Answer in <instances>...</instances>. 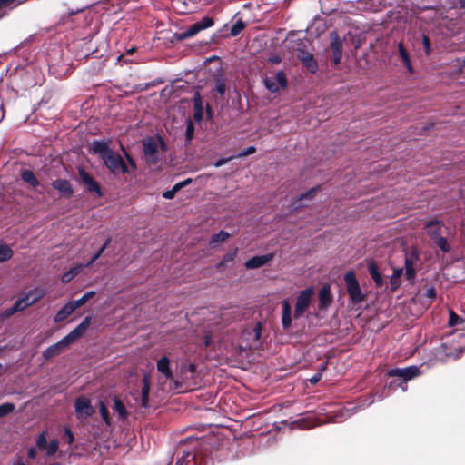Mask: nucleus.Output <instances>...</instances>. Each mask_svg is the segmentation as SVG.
<instances>
[{
	"label": "nucleus",
	"mask_w": 465,
	"mask_h": 465,
	"mask_svg": "<svg viewBox=\"0 0 465 465\" xmlns=\"http://www.w3.org/2000/svg\"><path fill=\"white\" fill-rule=\"evenodd\" d=\"M91 321L92 318L90 316L85 317L83 322L65 337L45 350L43 357L48 360L59 355L65 348L83 336L85 331L89 328Z\"/></svg>",
	"instance_id": "f257e3e1"
},
{
	"label": "nucleus",
	"mask_w": 465,
	"mask_h": 465,
	"mask_svg": "<svg viewBox=\"0 0 465 465\" xmlns=\"http://www.w3.org/2000/svg\"><path fill=\"white\" fill-rule=\"evenodd\" d=\"M144 159L149 164H156L166 152L167 146L161 136H149L143 140Z\"/></svg>",
	"instance_id": "f03ea898"
},
{
	"label": "nucleus",
	"mask_w": 465,
	"mask_h": 465,
	"mask_svg": "<svg viewBox=\"0 0 465 465\" xmlns=\"http://www.w3.org/2000/svg\"><path fill=\"white\" fill-rule=\"evenodd\" d=\"M124 155L127 158L128 164L124 161L120 154L114 151L106 155L103 162L109 171L114 175L128 173L131 170H135L136 165L126 152H124Z\"/></svg>",
	"instance_id": "7ed1b4c3"
},
{
	"label": "nucleus",
	"mask_w": 465,
	"mask_h": 465,
	"mask_svg": "<svg viewBox=\"0 0 465 465\" xmlns=\"http://www.w3.org/2000/svg\"><path fill=\"white\" fill-rule=\"evenodd\" d=\"M344 281L348 294L353 303H360L366 299V295L361 290L355 273L352 271L345 274Z\"/></svg>",
	"instance_id": "20e7f679"
},
{
	"label": "nucleus",
	"mask_w": 465,
	"mask_h": 465,
	"mask_svg": "<svg viewBox=\"0 0 465 465\" xmlns=\"http://www.w3.org/2000/svg\"><path fill=\"white\" fill-rule=\"evenodd\" d=\"M45 292L41 289H35L30 291L27 294H25L24 297L19 298L13 307L10 309V314L20 312L27 308L28 306L32 305L33 303L39 301L43 296Z\"/></svg>",
	"instance_id": "39448f33"
},
{
	"label": "nucleus",
	"mask_w": 465,
	"mask_h": 465,
	"mask_svg": "<svg viewBox=\"0 0 465 465\" xmlns=\"http://www.w3.org/2000/svg\"><path fill=\"white\" fill-rule=\"evenodd\" d=\"M314 291L312 288H307L299 293L294 308L293 316L295 319L301 318L304 315L310 307Z\"/></svg>",
	"instance_id": "423d86ee"
},
{
	"label": "nucleus",
	"mask_w": 465,
	"mask_h": 465,
	"mask_svg": "<svg viewBox=\"0 0 465 465\" xmlns=\"http://www.w3.org/2000/svg\"><path fill=\"white\" fill-rule=\"evenodd\" d=\"M213 24L214 23H213V18L205 16L202 20L194 23L193 25L189 26L187 29L183 30L179 35H177V38L179 40L191 38V37L196 35L202 30L212 27L213 25Z\"/></svg>",
	"instance_id": "0eeeda50"
},
{
	"label": "nucleus",
	"mask_w": 465,
	"mask_h": 465,
	"mask_svg": "<svg viewBox=\"0 0 465 465\" xmlns=\"http://www.w3.org/2000/svg\"><path fill=\"white\" fill-rule=\"evenodd\" d=\"M266 89L272 93H277L280 89L287 87V78L282 71H279L274 74L266 76L263 79Z\"/></svg>",
	"instance_id": "6e6552de"
},
{
	"label": "nucleus",
	"mask_w": 465,
	"mask_h": 465,
	"mask_svg": "<svg viewBox=\"0 0 465 465\" xmlns=\"http://www.w3.org/2000/svg\"><path fill=\"white\" fill-rule=\"evenodd\" d=\"M75 415L78 420H84L94 413L91 401L85 396L78 397L74 401Z\"/></svg>",
	"instance_id": "1a4fd4ad"
},
{
	"label": "nucleus",
	"mask_w": 465,
	"mask_h": 465,
	"mask_svg": "<svg viewBox=\"0 0 465 465\" xmlns=\"http://www.w3.org/2000/svg\"><path fill=\"white\" fill-rule=\"evenodd\" d=\"M420 374V371L416 366H410L407 368L400 369H392L388 372L389 376L391 377H399L403 380L404 382L418 377Z\"/></svg>",
	"instance_id": "9d476101"
},
{
	"label": "nucleus",
	"mask_w": 465,
	"mask_h": 465,
	"mask_svg": "<svg viewBox=\"0 0 465 465\" xmlns=\"http://www.w3.org/2000/svg\"><path fill=\"white\" fill-rule=\"evenodd\" d=\"M331 48L333 54V62L338 64L342 56V41L336 32H331Z\"/></svg>",
	"instance_id": "9b49d317"
},
{
	"label": "nucleus",
	"mask_w": 465,
	"mask_h": 465,
	"mask_svg": "<svg viewBox=\"0 0 465 465\" xmlns=\"http://www.w3.org/2000/svg\"><path fill=\"white\" fill-rule=\"evenodd\" d=\"M273 258L272 253L265 254V255H259L254 256L248 260L244 266L246 269L252 270V269H258L260 267H262L263 265L267 264L269 262H271Z\"/></svg>",
	"instance_id": "f8f14e48"
},
{
	"label": "nucleus",
	"mask_w": 465,
	"mask_h": 465,
	"mask_svg": "<svg viewBox=\"0 0 465 465\" xmlns=\"http://www.w3.org/2000/svg\"><path fill=\"white\" fill-rule=\"evenodd\" d=\"M52 186L62 195L70 197L73 194V189L69 181L64 179H57L52 183Z\"/></svg>",
	"instance_id": "ddd939ff"
},
{
	"label": "nucleus",
	"mask_w": 465,
	"mask_h": 465,
	"mask_svg": "<svg viewBox=\"0 0 465 465\" xmlns=\"http://www.w3.org/2000/svg\"><path fill=\"white\" fill-rule=\"evenodd\" d=\"M427 232L429 236L435 242L441 237L442 224L438 220L430 221L426 223Z\"/></svg>",
	"instance_id": "4468645a"
},
{
	"label": "nucleus",
	"mask_w": 465,
	"mask_h": 465,
	"mask_svg": "<svg viewBox=\"0 0 465 465\" xmlns=\"http://www.w3.org/2000/svg\"><path fill=\"white\" fill-rule=\"evenodd\" d=\"M142 390H141V398L140 402L141 406L143 408L148 407L149 402V391H150V376L149 374H144L142 380Z\"/></svg>",
	"instance_id": "2eb2a0df"
},
{
	"label": "nucleus",
	"mask_w": 465,
	"mask_h": 465,
	"mask_svg": "<svg viewBox=\"0 0 465 465\" xmlns=\"http://www.w3.org/2000/svg\"><path fill=\"white\" fill-rule=\"evenodd\" d=\"M298 57L311 73H315L317 71L318 65L312 54L300 51Z\"/></svg>",
	"instance_id": "dca6fc26"
},
{
	"label": "nucleus",
	"mask_w": 465,
	"mask_h": 465,
	"mask_svg": "<svg viewBox=\"0 0 465 465\" xmlns=\"http://www.w3.org/2000/svg\"><path fill=\"white\" fill-rule=\"evenodd\" d=\"M81 181L87 186L90 192L100 194V188L98 183L89 175L86 172L81 170L79 172Z\"/></svg>",
	"instance_id": "f3484780"
},
{
	"label": "nucleus",
	"mask_w": 465,
	"mask_h": 465,
	"mask_svg": "<svg viewBox=\"0 0 465 465\" xmlns=\"http://www.w3.org/2000/svg\"><path fill=\"white\" fill-rule=\"evenodd\" d=\"M77 308L72 301L67 302L54 316V322H59L70 316Z\"/></svg>",
	"instance_id": "a211bd4d"
},
{
	"label": "nucleus",
	"mask_w": 465,
	"mask_h": 465,
	"mask_svg": "<svg viewBox=\"0 0 465 465\" xmlns=\"http://www.w3.org/2000/svg\"><path fill=\"white\" fill-rule=\"evenodd\" d=\"M92 150L94 153L99 154L100 158L104 160L106 155L111 153L113 150H111L108 144L102 141H95L92 143Z\"/></svg>",
	"instance_id": "6ab92c4d"
},
{
	"label": "nucleus",
	"mask_w": 465,
	"mask_h": 465,
	"mask_svg": "<svg viewBox=\"0 0 465 465\" xmlns=\"http://www.w3.org/2000/svg\"><path fill=\"white\" fill-rule=\"evenodd\" d=\"M331 294L330 286H323L319 292V305L321 308L328 307L331 302Z\"/></svg>",
	"instance_id": "aec40b11"
},
{
	"label": "nucleus",
	"mask_w": 465,
	"mask_h": 465,
	"mask_svg": "<svg viewBox=\"0 0 465 465\" xmlns=\"http://www.w3.org/2000/svg\"><path fill=\"white\" fill-rule=\"evenodd\" d=\"M282 323L284 329H289L292 324V316H291V305L287 300H283L282 302Z\"/></svg>",
	"instance_id": "412c9836"
},
{
	"label": "nucleus",
	"mask_w": 465,
	"mask_h": 465,
	"mask_svg": "<svg viewBox=\"0 0 465 465\" xmlns=\"http://www.w3.org/2000/svg\"><path fill=\"white\" fill-rule=\"evenodd\" d=\"M157 370L160 371L166 379H171L173 377L171 369H170V360L163 356L157 361Z\"/></svg>",
	"instance_id": "4be33fe9"
},
{
	"label": "nucleus",
	"mask_w": 465,
	"mask_h": 465,
	"mask_svg": "<svg viewBox=\"0 0 465 465\" xmlns=\"http://www.w3.org/2000/svg\"><path fill=\"white\" fill-rule=\"evenodd\" d=\"M114 411L117 413L120 420H125L128 417L124 404L116 397L114 398Z\"/></svg>",
	"instance_id": "5701e85b"
},
{
	"label": "nucleus",
	"mask_w": 465,
	"mask_h": 465,
	"mask_svg": "<svg viewBox=\"0 0 465 465\" xmlns=\"http://www.w3.org/2000/svg\"><path fill=\"white\" fill-rule=\"evenodd\" d=\"M398 51H399V54H400V57L401 59L403 64L405 65L408 72L410 74H411L413 72V68L411 66V61L409 58V54H408L407 51L405 50V48L403 47V45L401 43L398 44Z\"/></svg>",
	"instance_id": "b1692460"
},
{
	"label": "nucleus",
	"mask_w": 465,
	"mask_h": 465,
	"mask_svg": "<svg viewBox=\"0 0 465 465\" xmlns=\"http://www.w3.org/2000/svg\"><path fill=\"white\" fill-rule=\"evenodd\" d=\"M83 264H76L73 266L68 272H64L62 276L63 282H69L73 278H74L80 272L84 269Z\"/></svg>",
	"instance_id": "393cba45"
},
{
	"label": "nucleus",
	"mask_w": 465,
	"mask_h": 465,
	"mask_svg": "<svg viewBox=\"0 0 465 465\" xmlns=\"http://www.w3.org/2000/svg\"><path fill=\"white\" fill-rule=\"evenodd\" d=\"M22 180L31 185L32 187H37L39 185V182L34 173L30 170H25L21 173Z\"/></svg>",
	"instance_id": "a878e982"
},
{
	"label": "nucleus",
	"mask_w": 465,
	"mask_h": 465,
	"mask_svg": "<svg viewBox=\"0 0 465 465\" xmlns=\"http://www.w3.org/2000/svg\"><path fill=\"white\" fill-rule=\"evenodd\" d=\"M368 268H369V272H370L372 279L374 280L375 283L378 286H381L383 284V279H382L381 275L378 272V268H377L376 263L374 262H371L369 263Z\"/></svg>",
	"instance_id": "bb28decb"
},
{
	"label": "nucleus",
	"mask_w": 465,
	"mask_h": 465,
	"mask_svg": "<svg viewBox=\"0 0 465 465\" xmlns=\"http://www.w3.org/2000/svg\"><path fill=\"white\" fill-rule=\"evenodd\" d=\"M13 256V250L9 245L0 242V262H4L11 259Z\"/></svg>",
	"instance_id": "cd10ccee"
},
{
	"label": "nucleus",
	"mask_w": 465,
	"mask_h": 465,
	"mask_svg": "<svg viewBox=\"0 0 465 465\" xmlns=\"http://www.w3.org/2000/svg\"><path fill=\"white\" fill-rule=\"evenodd\" d=\"M230 237V233L225 231H220L218 233L212 235L210 244L215 245L225 242Z\"/></svg>",
	"instance_id": "c85d7f7f"
},
{
	"label": "nucleus",
	"mask_w": 465,
	"mask_h": 465,
	"mask_svg": "<svg viewBox=\"0 0 465 465\" xmlns=\"http://www.w3.org/2000/svg\"><path fill=\"white\" fill-rule=\"evenodd\" d=\"M237 252H238L237 248H233L231 251H229L226 254H224V256L219 262L218 267L224 266L226 263L232 262L235 259Z\"/></svg>",
	"instance_id": "c756f323"
},
{
	"label": "nucleus",
	"mask_w": 465,
	"mask_h": 465,
	"mask_svg": "<svg viewBox=\"0 0 465 465\" xmlns=\"http://www.w3.org/2000/svg\"><path fill=\"white\" fill-rule=\"evenodd\" d=\"M94 295H95V292L90 291V292H85L78 300H74L72 302H74V304L75 305L76 308H79L82 305H84L85 302H87L90 299H92Z\"/></svg>",
	"instance_id": "7c9ffc66"
},
{
	"label": "nucleus",
	"mask_w": 465,
	"mask_h": 465,
	"mask_svg": "<svg viewBox=\"0 0 465 465\" xmlns=\"http://www.w3.org/2000/svg\"><path fill=\"white\" fill-rule=\"evenodd\" d=\"M195 454L192 451L184 452L183 457L179 458L176 465H189L191 460H193Z\"/></svg>",
	"instance_id": "2f4dec72"
},
{
	"label": "nucleus",
	"mask_w": 465,
	"mask_h": 465,
	"mask_svg": "<svg viewBox=\"0 0 465 465\" xmlns=\"http://www.w3.org/2000/svg\"><path fill=\"white\" fill-rule=\"evenodd\" d=\"M262 326L257 323L249 332H246L254 342L258 341L261 337Z\"/></svg>",
	"instance_id": "473e14b6"
},
{
	"label": "nucleus",
	"mask_w": 465,
	"mask_h": 465,
	"mask_svg": "<svg viewBox=\"0 0 465 465\" xmlns=\"http://www.w3.org/2000/svg\"><path fill=\"white\" fill-rule=\"evenodd\" d=\"M15 406L11 402H5L0 405V418L13 412Z\"/></svg>",
	"instance_id": "72a5a7b5"
},
{
	"label": "nucleus",
	"mask_w": 465,
	"mask_h": 465,
	"mask_svg": "<svg viewBox=\"0 0 465 465\" xmlns=\"http://www.w3.org/2000/svg\"><path fill=\"white\" fill-rule=\"evenodd\" d=\"M57 450H58V440H53L47 444L45 450L46 456L51 457L56 453Z\"/></svg>",
	"instance_id": "f704fd0d"
},
{
	"label": "nucleus",
	"mask_w": 465,
	"mask_h": 465,
	"mask_svg": "<svg viewBox=\"0 0 465 465\" xmlns=\"http://www.w3.org/2000/svg\"><path fill=\"white\" fill-rule=\"evenodd\" d=\"M99 411H100V414H101L103 420H104V422L106 423V425H111V418L109 415V411H108L105 404L102 401L99 404Z\"/></svg>",
	"instance_id": "c9c22d12"
},
{
	"label": "nucleus",
	"mask_w": 465,
	"mask_h": 465,
	"mask_svg": "<svg viewBox=\"0 0 465 465\" xmlns=\"http://www.w3.org/2000/svg\"><path fill=\"white\" fill-rule=\"evenodd\" d=\"M405 275H406V278L410 281L413 280V278L415 276V272H414V269L412 266V262L409 259H406V261H405Z\"/></svg>",
	"instance_id": "e433bc0d"
},
{
	"label": "nucleus",
	"mask_w": 465,
	"mask_h": 465,
	"mask_svg": "<svg viewBox=\"0 0 465 465\" xmlns=\"http://www.w3.org/2000/svg\"><path fill=\"white\" fill-rule=\"evenodd\" d=\"M111 242V239L108 238L105 242L104 243V245L99 249V251L94 255V257L92 258V260L85 265V267H89L90 265H92L101 255L102 253L104 252V251L107 248V246L109 245Z\"/></svg>",
	"instance_id": "4c0bfd02"
},
{
	"label": "nucleus",
	"mask_w": 465,
	"mask_h": 465,
	"mask_svg": "<svg viewBox=\"0 0 465 465\" xmlns=\"http://www.w3.org/2000/svg\"><path fill=\"white\" fill-rule=\"evenodd\" d=\"M47 444L46 432L43 431L37 438L36 446L40 450H45Z\"/></svg>",
	"instance_id": "58836bf2"
},
{
	"label": "nucleus",
	"mask_w": 465,
	"mask_h": 465,
	"mask_svg": "<svg viewBox=\"0 0 465 465\" xmlns=\"http://www.w3.org/2000/svg\"><path fill=\"white\" fill-rule=\"evenodd\" d=\"M245 27V24L242 21H237L230 30V33L232 36L238 35L242 30Z\"/></svg>",
	"instance_id": "ea45409f"
},
{
	"label": "nucleus",
	"mask_w": 465,
	"mask_h": 465,
	"mask_svg": "<svg viewBox=\"0 0 465 465\" xmlns=\"http://www.w3.org/2000/svg\"><path fill=\"white\" fill-rule=\"evenodd\" d=\"M438 246L439 248L444 252H447L450 251V246L448 244V242L447 240L444 238V237H440L438 240H436L434 242Z\"/></svg>",
	"instance_id": "a19ab883"
},
{
	"label": "nucleus",
	"mask_w": 465,
	"mask_h": 465,
	"mask_svg": "<svg viewBox=\"0 0 465 465\" xmlns=\"http://www.w3.org/2000/svg\"><path fill=\"white\" fill-rule=\"evenodd\" d=\"M462 322L463 320L460 317H459L453 311H450L449 324L450 326L458 325Z\"/></svg>",
	"instance_id": "79ce46f5"
},
{
	"label": "nucleus",
	"mask_w": 465,
	"mask_h": 465,
	"mask_svg": "<svg viewBox=\"0 0 465 465\" xmlns=\"http://www.w3.org/2000/svg\"><path fill=\"white\" fill-rule=\"evenodd\" d=\"M402 269H395L394 272H393V274L391 276V284L396 287L397 286V279L401 275L402 273Z\"/></svg>",
	"instance_id": "37998d69"
},
{
	"label": "nucleus",
	"mask_w": 465,
	"mask_h": 465,
	"mask_svg": "<svg viewBox=\"0 0 465 465\" xmlns=\"http://www.w3.org/2000/svg\"><path fill=\"white\" fill-rule=\"evenodd\" d=\"M215 90L223 95L225 92V84L223 80H217L215 84Z\"/></svg>",
	"instance_id": "c03bdc74"
},
{
	"label": "nucleus",
	"mask_w": 465,
	"mask_h": 465,
	"mask_svg": "<svg viewBox=\"0 0 465 465\" xmlns=\"http://www.w3.org/2000/svg\"><path fill=\"white\" fill-rule=\"evenodd\" d=\"M256 149L254 146H249L248 148H246L245 150L242 151L239 154H238V157H245V156H248L250 154H252L253 153H255Z\"/></svg>",
	"instance_id": "a18cd8bd"
},
{
	"label": "nucleus",
	"mask_w": 465,
	"mask_h": 465,
	"mask_svg": "<svg viewBox=\"0 0 465 465\" xmlns=\"http://www.w3.org/2000/svg\"><path fill=\"white\" fill-rule=\"evenodd\" d=\"M317 189H312L311 191H309L308 193L301 195L300 197V201L301 202H303L304 200L308 199V200H311L312 199L314 193H316Z\"/></svg>",
	"instance_id": "49530a36"
},
{
	"label": "nucleus",
	"mask_w": 465,
	"mask_h": 465,
	"mask_svg": "<svg viewBox=\"0 0 465 465\" xmlns=\"http://www.w3.org/2000/svg\"><path fill=\"white\" fill-rule=\"evenodd\" d=\"M64 436L66 438L67 443L72 444L74 441V434L70 429H68V428L64 429Z\"/></svg>",
	"instance_id": "de8ad7c7"
},
{
	"label": "nucleus",
	"mask_w": 465,
	"mask_h": 465,
	"mask_svg": "<svg viewBox=\"0 0 465 465\" xmlns=\"http://www.w3.org/2000/svg\"><path fill=\"white\" fill-rule=\"evenodd\" d=\"M426 297L429 299V300H433L435 297H436V291L434 288H429L427 291H426V293H425Z\"/></svg>",
	"instance_id": "09e8293b"
},
{
	"label": "nucleus",
	"mask_w": 465,
	"mask_h": 465,
	"mask_svg": "<svg viewBox=\"0 0 465 465\" xmlns=\"http://www.w3.org/2000/svg\"><path fill=\"white\" fill-rule=\"evenodd\" d=\"M422 42H423V45L426 50V53L429 54H430V40H429V38L424 35L422 38Z\"/></svg>",
	"instance_id": "8fccbe9b"
},
{
	"label": "nucleus",
	"mask_w": 465,
	"mask_h": 465,
	"mask_svg": "<svg viewBox=\"0 0 465 465\" xmlns=\"http://www.w3.org/2000/svg\"><path fill=\"white\" fill-rule=\"evenodd\" d=\"M193 124L192 123H190L187 126V129H186V134H187V138L188 140H191L192 137H193Z\"/></svg>",
	"instance_id": "3c124183"
},
{
	"label": "nucleus",
	"mask_w": 465,
	"mask_h": 465,
	"mask_svg": "<svg viewBox=\"0 0 465 465\" xmlns=\"http://www.w3.org/2000/svg\"><path fill=\"white\" fill-rule=\"evenodd\" d=\"M322 378V373L318 372L310 379L312 384H316Z\"/></svg>",
	"instance_id": "603ef678"
},
{
	"label": "nucleus",
	"mask_w": 465,
	"mask_h": 465,
	"mask_svg": "<svg viewBox=\"0 0 465 465\" xmlns=\"http://www.w3.org/2000/svg\"><path fill=\"white\" fill-rule=\"evenodd\" d=\"M233 157L226 158V159H220L214 163L215 167H220L223 164H225L229 160L232 159Z\"/></svg>",
	"instance_id": "864d4df0"
},
{
	"label": "nucleus",
	"mask_w": 465,
	"mask_h": 465,
	"mask_svg": "<svg viewBox=\"0 0 465 465\" xmlns=\"http://www.w3.org/2000/svg\"><path fill=\"white\" fill-rule=\"evenodd\" d=\"M175 195V193L173 190L166 191L163 193V196L165 199H173Z\"/></svg>",
	"instance_id": "5fc2aeb1"
},
{
	"label": "nucleus",
	"mask_w": 465,
	"mask_h": 465,
	"mask_svg": "<svg viewBox=\"0 0 465 465\" xmlns=\"http://www.w3.org/2000/svg\"><path fill=\"white\" fill-rule=\"evenodd\" d=\"M202 116H203V114H202L201 109H196V111L194 113V119L196 121H200L202 119Z\"/></svg>",
	"instance_id": "6e6d98bb"
},
{
	"label": "nucleus",
	"mask_w": 465,
	"mask_h": 465,
	"mask_svg": "<svg viewBox=\"0 0 465 465\" xmlns=\"http://www.w3.org/2000/svg\"><path fill=\"white\" fill-rule=\"evenodd\" d=\"M35 456H36V450H35V448H31V449H29V450H28V457H29L30 459H35Z\"/></svg>",
	"instance_id": "4d7b16f0"
},
{
	"label": "nucleus",
	"mask_w": 465,
	"mask_h": 465,
	"mask_svg": "<svg viewBox=\"0 0 465 465\" xmlns=\"http://www.w3.org/2000/svg\"><path fill=\"white\" fill-rule=\"evenodd\" d=\"M297 423H298V426L301 428H311V427L315 426V424L305 425V424H303L302 420H299V421H297Z\"/></svg>",
	"instance_id": "13d9d810"
},
{
	"label": "nucleus",
	"mask_w": 465,
	"mask_h": 465,
	"mask_svg": "<svg viewBox=\"0 0 465 465\" xmlns=\"http://www.w3.org/2000/svg\"><path fill=\"white\" fill-rule=\"evenodd\" d=\"M183 188V183H176L173 187V191L176 193L180 189Z\"/></svg>",
	"instance_id": "bf43d9fd"
},
{
	"label": "nucleus",
	"mask_w": 465,
	"mask_h": 465,
	"mask_svg": "<svg viewBox=\"0 0 465 465\" xmlns=\"http://www.w3.org/2000/svg\"><path fill=\"white\" fill-rule=\"evenodd\" d=\"M191 183V179L184 180L183 182H181L180 183H183V187Z\"/></svg>",
	"instance_id": "052dcab7"
},
{
	"label": "nucleus",
	"mask_w": 465,
	"mask_h": 465,
	"mask_svg": "<svg viewBox=\"0 0 465 465\" xmlns=\"http://www.w3.org/2000/svg\"><path fill=\"white\" fill-rule=\"evenodd\" d=\"M3 104L0 103V121L4 118V113H2Z\"/></svg>",
	"instance_id": "680f3d73"
},
{
	"label": "nucleus",
	"mask_w": 465,
	"mask_h": 465,
	"mask_svg": "<svg viewBox=\"0 0 465 465\" xmlns=\"http://www.w3.org/2000/svg\"><path fill=\"white\" fill-rule=\"evenodd\" d=\"M460 6L465 9V0H459Z\"/></svg>",
	"instance_id": "e2e57ef3"
},
{
	"label": "nucleus",
	"mask_w": 465,
	"mask_h": 465,
	"mask_svg": "<svg viewBox=\"0 0 465 465\" xmlns=\"http://www.w3.org/2000/svg\"><path fill=\"white\" fill-rule=\"evenodd\" d=\"M14 465H25L22 461H18L16 463H15Z\"/></svg>",
	"instance_id": "0e129e2a"
},
{
	"label": "nucleus",
	"mask_w": 465,
	"mask_h": 465,
	"mask_svg": "<svg viewBox=\"0 0 465 465\" xmlns=\"http://www.w3.org/2000/svg\"><path fill=\"white\" fill-rule=\"evenodd\" d=\"M279 61H280V60H279V58H274V59L272 60V62H273V63H278Z\"/></svg>",
	"instance_id": "69168bd1"
},
{
	"label": "nucleus",
	"mask_w": 465,
	"mask_h": 465,
	"mask_svg": "<svg viewBox=\"0 0 465 465\" xmlns=\"http://www.w3.org/2000/svg\"><path fill=\"white\" fill-rule=\"evenodd\" d=\"M190 369H191V371H193V370H194V366H193V365H191V366H190Z\"/></svg>",
	"instance_id": "338daca9"
},
{
	"label": "nucleus",
	"mask_w": 465,
	"mask_h": 465,
	"mask_svg": "<svg viewBox=\"0 0 465 465\" xmlns=\"http://www.w3.org/2000/svg\"><path fill=\"white\" fill-rule=\"evenodd\" d=\"M324 369H325V365H322V366H321V370L322 371V370H324Z\"/></svg>",
	"instance_id": "774afa93"
}]
</instances>
